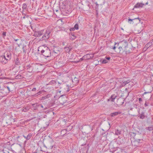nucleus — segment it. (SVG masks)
<instances>
[{"label": "nucleus", "mask_w": 153, "mask_h": 153, "mask_svg": "<svg viewBox=\"0 0 153 153\" xmlns=\"http://www.w3.org/2000/svg\"><path fill=\"white\" fill-rule=\"evenodd\" d=\"M41 54L45 57H49L51 56V52L48 48L47 47L45 50H42L41 51Z\"/></svg>", "instance_id": "1"}, {"label": "nucleus", "mask_w": 153, "mask_h": 153, "mask_svg": "<svg viewBox=\"0 0 153 153\" xmlns=\"http://www.w3.org/2000/svg\"><path fill=\"white\" fill-rule=\"evenodd\" d=\"M50 31L49 30H44L43 35L41 38V40H46L48 39L50 36Z\"/></svg>", "instance_id": "2"}, {"label": "nucleus", "mask_w": 153, "mask_h": 153, "mask_svg": "<svg viewBox=\"0 0 153 153\" xmlns=\"http://www.w3.org/2000/svg\"><path fill=\"white\" fill-rule=\"evenodd\" d=\"M59 100L60 103L63 105L67 101V97L65 95H62L59 97Z\"/></svg>", "instance_id": "3"}, {"label": "nucleus", "mask_w": 153, "mask_h": 153, "mask_svg": "<svg viewBox=\"0 0 153 153\" xmlns=\"http://www.w3.org/2000/svg\"><path fill=\"white\" fill-rule=\"evenodd\" d=\"M120 48L122 50H123L124 48H125L128 45L127 42L126 40H123L122 41L120 42Z\"/></svg>", "instance_id": "4"}, {"label": "nucleus", "mask_w": 153, "mask_h": 153, "mask_svg": "<svg viewBox=\"0 0 153 153\" xmlns=\"http://www.w3.org/2000/svg\"><path fill=\"white\" fill-rule=\"evenodd\" d=\"M44 31V30H42L38 31H36L34 33L33 36L36 37H40L43 35Z\"/></svg>", "instance_id": "5"}, {"label": "nucleus", "mask_w": 153, "mask_h": 153, "mask_svg": "<svg viewBox=\"0 0 153 153\" xmlns=\"http://www.w3.org/2000/svg\"><path fill=\"white\" fill-rule=\"evenodd\" d=\"M7 60L5 59V55L0 56V62L3 64H5L7 62Z\"/></svg>", "instance_id": "6"}, {"label": "nucleus", "mask_w": 153, "mask_h": 153, "mask_svg": "<svg viewBox=\"0 0 153 153\" xmlns=\"http://www.w3.org/2000/svg\"><path fill=\"white\" fill-rule=\"evenodd\" d=\"M138 112L139 115L138 117H139L140 118L143 119L145 118V113L144 112H141L140 113V109L138 110Z\"/></svg>", "instance_id": "7"}, {"label": "nucleus", "mask_w": 153, "mask_h": 153, "mask_svg": "<svg viewBox=\"0 0 153 153\" xmlns=\"http://www.w3.org/2000/svg\"><path fill=\"white\" fill-rule=\"evenodd\" d=\"M4 55L6 56L7 57V60H10L11 58V54L10 52H7L4 53Z\"/></svg>", "instance_id": "8"}, {"label": "nucleus", "mask_w": 153, "mask_h": 153, "mask_svg": "<svg viewBox=\"0 0 153 153\" xmlns=\"http://www.w3.org/2000/svg\"><path fill=\"white\" fill-rule=\"evenodd\" d=\"M144 4L142 3H137L134 6V8H139L140 7H143Z\"/></svg>", "instance_id": "9"}, {"label": "nucleus", "mask_w": 153, "mask_h": 153, "mask_svg": "<svg viewBox=\"0 0 153 153\" xmlns=\"http://www.w3.org/2000/svg\"><path fill=\"white\" fill-rule=\"evenodd\" d=\"M79 79L77 78L74 77L72 79V82L74 85H76L79 82Z\"/></svg>", "instance_id": "10"}, {"label": "nucleus", "mask_w": 153, "mask_h": 153, "mask_svg": "<svg viewBox=\"0 0 153 153\" xmlns=\"http://www.w3.org/2000/svg\"><path fill=\"white\" fill-rule=\"evenodd\" d=\"M117 102L118 105H122L124 102V100L122 98L118 99Z\"/></svg>", "instance_id": "11"}, {"label": "nucleus", "mask_w": 153, "mask_h": 153, "mask_svg": "<svg viewBox=\"0 0 153 153\" xmlns=\"http://www.w3.org/2000/svg\"><path fill=\"white\" fill-rule=\"evenodd\" d=\"M117 96L115 94H113L111 96L110 98L108 100V101H111L112 102H114V99L116 98Z\"/></svg>", "instance_id": "12"}, {"label": "nucleus", "mask_w": 153, "mask_h": 153, "mask_svg": "<svg viewBox=\"0 0 153 153\" xmlns=\"http://www.w3.org/2000/svg\"><path fill=\"white\" fill-rule=\"evenodd\" d=\"M72 48V47L70 46H69V47H65L64 48L65 51L66 52L68 53L71 51Z\"/></svg>", "instance_id": "13"}, {"label": "nucleus", "mask_w": 153, "mask_h": 153, "mask_svg": "<svg viewBox=\"0 0 153 153\" xmlns=\"http://www.w3.org/2000/svg\"><path fill=\"white\" fill-rule=\"evenodd\" d=\"M67 133V131L66 129L62 130L60 132V135L61 136H64Z\"/></svg>", "instance_id": "14"}, {"label": "nucleus", "mask_w": 153, "mask_h": 153, "mask_svg": "<svg viewBox=\"0 0 153 153\" xmlns=\"http://www.w3.org/2000/svg\"><path fill=\"white\" fill-rule=\"evenodd\" d=\"M32 134L31 133L29 134L27 136L23 135V137L27 140H29L32 137Z\"/></svg>", "instance_id": "15"}, {"label": "nucleus", "mask_w": 153, "mask_h": 153, "mask_svg": "<svg viewBox=\"0 0 153 153\" xmlns=\"http://www.w3.org/2000/svg\"><path fill=\"white\" fill-rule=\"evenodd\" d=\"M131 136V138H133L134 139V137H138L140 136L139 134H136L135 133L133 132H131L130 134Z\"/></svg>", "instance_id": "16"}, {"label": "nucleus", "mask_w": 153, "mask_h": 153, "mask_svg": "<svg viewBox=\"0 0 153 153\" xmlns=\"http://www.w3.org/2000/svg\"><path fill=\"white\" fill-rule=\"evenodd\" d=\"M56 84V82L55 80H52L51 81H50L48 84V85H55Z\"/></svg>", "instance_id": "17"}, {"label": "nucleus", "mask_w": 153, "mask_h": 153, "mask_svg": "<svg viewBox=\"0 0 153 153\" xmlns=\"http://www.w3.org/2000/svg\"><path fill=\"white\" fill-rule=\"evenodd\" d=\"M73 85H71V86H69V85H67L66 86V87L65 88V90H66V91H65V92H68L69 90H70V87L71 88H72L73 87Z\"/></svg>", "instance_id": "18"}, {"label": "nucleus", "mask_w": 153, "mask_h": 153, "mask_svg": "<svg viewBox=\"0 0 153 153\" xmlns=\"http://www.w3.org/2000/svg\"><path fill=\"white\" fill-rule=\"evenodd\" d=\"M152 42H149L148 43H147V44H146V45H145L144 48V49H148L149 47L151 45V44L152 43Z\"/></svg>", "instance_id": "19"}, {"label": "nucleus", "mask_w": 153, "mask_h": 153, "mask_svg": "<svg viewBox=\"0 0 153 153\" xmlns=\"http://www.w3.org/2000/svg\"><path fill=\"white\" fill-rule=\"evenodd\" d=\"M76 36L74 35L73 33H71L70 34V38L72 40H74L76 39Z\"/></svg>", "instance_id": "20"}, {"label": "nucleus", "mask_w": 153, "mask_h": 153, "mask_svg": "<svg viewBox=\"0 0 153 153\" xmlns=\"http://www.w3.org/2000/svg\"><path fill=\"white\" fill-rule=\"evenodd\" d=\"M134 137V141L135 142H137L138 143H139L140 141L141 140V139L140 138H138V137Z\"/></svg>", "instance_id": "21"}, {"label": "nucleus", "mask_w": 153, "mask_h": 153, "mask_svg": "<svg viewBox=\"0 0 153 153\" xmlns=\"http://www.w3.org/2000/svg\"><path fill=\"white\" fill-rule=\"evenodd\" d=\"M49 96H50V95L48 94L45 96L43 97L40 98V100H44L45 99L48 98L49 97Z\"/></svg>", "instance_id": "22"}, {"label": "nucleus", "mask_w": 153, "mask_h": 153, "mask_svg": "<svg viewBox=\"0 0 153 153\" xmlns=\"http://www.w3.org/2000/svg\"><path fill=\"white\" fill-rule=\"evenodd\" d=\"M120 112H115L113 113H111V117H114L115 116L117 115L118 114H120Z\"/></svg>", "instance_id": "23"}, {"label": "nucleus", "mask_w": 153, "mask_h": 153, "mask_svg": "<svg viewBox=\"0 0 153 153\" xmlns=\"http://www.w3.org/2000/svg\"><path fill=\"white\" fill-rule=\"evenodd\" d=\"M130 82V80H128L126 81H124L122 83V85H125L126 84Z\"/></svg>", "instance_id": "24"}, {"label": "nucleus", "mask_w": 153, "mask_h": 153, "mask_svg": "<svg viewBox=\"0 0 153 153\" xmlns=\"http://www.w3.org/2000/svg\"><path fill=\"white\" fill-rule=\"evenodd\" d=\"M121 131L118 129L116 130L115 131V134L116 135H119L121 134Z\"/></svg>", "instance_id": "25"}, {"label": "nucleus", "mask_w": 153, "mask_h": 153, "mask_svg": "<svg viewBox=\"0 0 153 153\" xmlns=\"http://www.w3.org/2000/svg\"><path fill=\"white\" fill-rule=\"evenodd\" d=\"M15 63L16 65H18L20 64V61L18 58H17L15 61Z\"/></svg>", "instance_id": "26"}, {"label": "nucleus", "mask_w": 153, "mask_h": 153, "mask_svg": "<svg viewBox=\"0 0 153 153\" xmlns=\"http://www.w3.org/2000/svg\"><path fill=\"white\" fill-rule=\"evenodd\" d=\"M73 128L72 126H69L67 127V128L66 129L67 131H70Z\"/></svg>", "instance_id": "27"}, {"label": "nucleus", "mask_w": 153, "mask_h": 153, "mask_svg": "<svg viewBox=\"0 0 153 153\" xmlns=\"http://www.w3.org/2000/svg\"><path fill=\"white\" fill-rule=\"evenodd\" d=\"M22 76L20 75H18L16 76V79H20L22 78Z\"/></svg>", "instance_id": "28"}, {"label": "nucleus", "mask_w": 153, "mask_h": 153, "mask_svg": "<svg viewBox=\"0 0 153 153\" xmlns=\"http://www.w3.org/2000/svg\"><path fill=\"white\" fill-rule=\"evenodd\" d=\"M137 19L139 20V21H140V19L139 18H134V19H128V22H129L130 21H131V22L134 20L136 19Z\"/></svg>", "instance_id": "29"}, {"label": "nucleus", "mask_w": 153, "mask_h": 153, "mask_svg": "<svg viewBox=\"0 0 153 153\" xmlns=\"http://www.w3.org/2000/svg\"><path fill=\"white\" fill-rule=\"evenodd\" d=\"M27 7L26 4L24 3L23 4L22 8L23 10H25L27 8Z\"/></svg>", "instance_id": "30"}, {"label": "nucleus", "mask_w": 153, "mask_h": 153, "mask_svg": "<svg viewBox=\"0 0 153 153\" xmlns=\"http://www.w3.org/2000/svg\"><path fill=\"white\" fill-rule=\"evenodd\" d=\"M2 152H3V153H10V152H11V151L10 150H9L8 151L7 150H5L4 149H3L2 150Z\"/></svg>", "instance_id": "31"}, {"label": "nucleus", "mask_w": 153, "mask_h": 153, "mask_svg": "<svg viewBox=\"0 0 153 153\" xmlns=\"http://www.w3.org/2000/svg\"><path fill=\"white\" fill-rule=\"evenodd\" d=\"M74 28L76 30L78 29L79 28L78 24H76L74 26Z\"/></svg>", "instance_id": "32"}, {"label": "nucleus", "mask_w": 153, "mask_h": 153, "mask_svg": "<svg viewBox=\"0 0 153 153\" xmlns=\"http://www.w3.org/2000/svg\"><path fill=\"white\" fill-rule=\"evenodd\" d=\"M28 110V108H27L26 107L25 108L22 109V110L23 111H24V112H25L27 111V110Z\"/></svg>", "instance_id": "33"}, {"label": "nucleus", "mask_w": 153, "mask_h": 153, "mask_svg": "<svg viewBox=\"0 0 153 153\" xmlns=\"http://www.w3.org/2000/svg\"><path fill=\"white\" fill-rule=\"evenodd\" d=\"M39 106H40L42 108H43V110H45L46 109V108H44L42 104H39Z\"/></svg>", "instance_id": "34"}, {"label": "nucleus", "mask_w": 153, "mask_h": 153, "mask_svg": "<svg viewBox=\"0 0 153 153\" xmlns=\"http://www.w3.org/2000/svg\"><path fill=\"white\" fill-rule=\"evenodd\" d=\"M144 105L145 107H146V106H148L149 105V103L147 101H146L145 103V104H144Z\"/></svg>", "instance_id": "35"}, {"label": "nucleus", "mask_w": 153, "mask_h": 153, "mask_svg": "<svg viewBox=\"0 0 153 153\" xmlns=\"http://www.w3.org/2000/svg\"><path fill=\"white\" fill-rule=\"evenodd\" d=\"M61 123H62L64 124H66V121L65 120H64V119L62 120V121Z\"/></svg>", "instance_id": "36"}, {"label": "nucleus", "mask_w": 153, "mask_h": 153, "mask_svg": "<svg viewBox=\"0 0 153 153\" xmlns=\"http://www.w3.org/2000/svg\"><path fill=\"white\" fill-rule=\"evenodd\" d=\"M108 62L107 61V60L106 59H104L102 60V63H107Z\"/></svg>", "instance_id": "37"}, {"label": "nucleus", "mask_w": 153, "mask_h": 153, "mask_svg": "<svg viewBox=\"0 0 153 153\" xmlns=\"http://www.w3.org/2000/svg\"><path fill=\"white\" fill-rule=\"evenodd\" d=\"M148 130L150 131H152L153 129V128L152 127H149L148 128Z\"/></svg>", "instance_id": "38"}, {"label": "nucleus", "mask_w": 153, "mask_h": 153, "mask_svg": "<svg viewBox=\"0 0 153 153\" xmlns=\"http://www.w3.org/2000/svg\"><path fill=\"white\" fill-rule=\"evenodd\" d=\"M139 102L140 103H141L142 102V99L140 98L139 99Z\"/></svg>", "instance_id": "39"}, {"label": "nucleus", "mask_w": 153, "mask_h": 153, "mask_svg": "<svg viewBox=\"0 0 153 153\" xmlns=\"http://www.w3.org/2000/svg\"><path fill=\"white\" fill-rule=\"evenodd\" d=\"M29 17V16L28 15H25V16L23 17V18L24 19H25L26 18H27V17Z\"/></svg>", "instance_id": "40"}, {"label": "nucleus", "mask_w": 153, "mask_h": 153, "mask_svg": "<svg viewBox=\"0 0 153 153\" xmlns=\"http://www.w3.org/2000/svg\"><path fill=\"white\" fill-rule=\"evenodd\" d=\"M89 55H86V56H83L82 58L81 59H84L85 58V57L86 56H88Z\"/></svg>", "instance_id": "41"}, {"label": "nucleus", "mask_w": 153, "mask_h": 153, "mask_svg": "<svg viewBox=\"0 0 153 153\" xmlns=\"http://www.w3.org/2000/svg\"><path fill=\"white\" fill-rule=\"evenodd\" d=\"M6 88H7V90H8V91H10V88H9V87L8 86H6Z\"/></svg>", "instance_id": "42"}, {"label": "nucleus", "mask_w": 153, "mask_h": 153, "mask_svg": "<svg viewBox=\"0 0 153 153\" xmlns=\"http://www.w3.org/2000/svg\"><path fill=\"white\" fill-rule=\"evenodd\" d=\"M36 88H33L32 89V91H35L36 90Z\"/></svg>", "instance_id": "43"}, {"label": "nucleus", "mask_w": 153, "mask_h": 153, "mask_svg": "<svg viewBox=\"0 0 153 153\" xmlns=\"http://www.w3.org/2000/svg\"><path fill=\"white\" fill-rule=\"evenodd\" d=\"M22 49L23 50V52L25 53H26V51L25 50V48H24V47H23L22 48Z\"/></svg>", "instance_id": "44"}, {"label": "nucleus", "mask_w": 153, "mask_h": 153, "mask_svg": "<svg viewBox=\"0 0 153 153\" xmlns=\"http://www.w3.org/2000/svg\"><path fill=\"white\" fill-rule=\"evenodd\" d=\"M74 29H75L74 28H71L70 29V30H74Z\"/></svg>", "instance_id": "45"}, {"label": "nucleus", "mask_w": 153, "mask_h": 153, "mask_svg": "<svg viewBox=\"0 0 153 153\" xmlns=\"http://www.w3.org/2000/svg\"><path fill=\"white\" fill-rule=\"evenodd\" d=\"M53 52H54V53H59V51H57V52H55V51H54Z\"/></svg>", "instance_id": "46"}, {"label": "nucleus", "mask_w": 153, "mask_h": 153, "mask_svg": "<svg viewBox=\"0 0 153 153\" xmlns=\"http://www.w3.org/2000/svg\"><path fill=\"white\" fill-rule=\"evenodd\" d=\"M95 4H96V7H98V4L96 2L95 3Z\"/></svg>", "instance_id": "47"}, {"label": "nucleus", "mask_w": 153, "mask_h": 153, "mask_svg": "<svg viewBox=\"0 0 153 153\" xmlns=\"http://www.w3.org/2000/svg\"><path fill=\"white\" fill-rule=\"evenodd\" d=\"M106 59L109 60L110 59V57H106Z\"/></svg>", "instance_id": "48"}, {"label": "nucleus", "mask_w": 153, "mask_h": 153, "mask_svg": "<svg viewBox=\"0 0 153 153\" xmlns=\"http://www.w3.org/2000/svg\"><path fill=\"white\" fill-rule=\"evenodd\" d=\"M3 35L4 36H5L6 35V32H4L3 33Z\"/></svg>", "instance_id": "49"}, {"label": "nucleus", "mask_w": 153, "mask_h": 153, "mask_svg": "<svg viewBox=\"0 0 153 153\" xmlns=\"http://www.w3.org/2000/svg\"><path fill=\"white\" fill-rule=\"evenodd\" d=\"M116 48V47H115V46H114V47L112 48L114 50Z\"/></svg>", "instance_id": "50"}, {"label": "nucleus", "mask_w": 153, "mask_h": 153, "mask_svg": "<svg viewBox=\"0 0 153 153\" xmlns=\"http://www.w3.org/2000/svg\"><path fill=\"white\" fill-rule=\"evenodd\" d=\"M41 93V91H39V92H38L37 93V94H38L39 95Z\"/></svg>", "instance_id": "51"}, {"label": "nucleus", "mask_w": 153, "mask_h": 153, "mask_svg": "<svg viewBox=\"0 0 153 153\" xmlns=\"http://www.w3.org/2000/svg\"><path fill=\"white\" fill-rule=\"evenodd\" d=\"M6 144H7V145H10V142H8L7 143H6Z\"/></svg>", "instance_id": "52"}, {"label": "nucleus", "mask_w": 153, "mask_h": 153, "mask_svg": "<svg viewBox=\"0 0 153 153\" xmlns=\"http://www.w3.org/2000/svg\"><path fill=\"white\" fill-rule=\"evenodd\" d=\"M120 46H119V48H119L120 50V49H121V48H120Z\"/></svg>", "instance_id": "53"}, {"label": "nucleus", "mask_w": 153, "mask_h": 153, "mask_svg": "<svg viewBox=\"0 0 153 153\" xmlns=\"http://www.w3.org/2000/svg\"><path fill=\"white\" fill-rule=\"evenodd\" d=\"M0 153H3V152L2 151H1L0 152Z\"/></svg>", "instance_id": "54"}, {"label": "nucleus", "mask_w": 153, "mask_h": 153, "mask_svg": "<svg viewBox=\"0 0 153 153\" xmlns=\"http://www.w3.org/2000/svg\"><path fill=\"white\" fill-rule=\"evenodd\" d=\"M148 4V2H146V4H145L146 5H147Z\"/></svg>", "instance_id": "55"}, {"label": "nucleus", "mask_w": 153, "mask_h": 153, "mask_svg": "<svg viewBox=\"0 0 153 153\" xmlns=\"http://www.w3.org/2000/svg\"><path fill=\"white\" fill-rule=\"evenodd\" d=\"M5 59H7V57H6V56L5 55Z\"/></svg>", "instance_id": "56"}, {"label": "nucleus", "mask_w": 153, "mask_h": 153, "mask_svg": "<svg viewBox=\"0 0 153 153\" xmlns=\"http://www.w3.org/2000/svg\"><path fill=\"white\" fill-rule=\"evenodd\" d=\"M14 40H15V41H17L18 40V39H15Z\"/></svg>", "instance_id": "57"}, {"label": "nucleus", "mask_w": 153, "mask_h": 153, "mask_svg": "<svg viewBox=\"0 0 153 153\" xmlns=\"http://www.w3.org/2000/svg\"><path fill=\"white\" fill-rule=\"evenodd\" d=\"M58 83L59 84H61V83H59V82H58Z\"/></svg>", "instance_id": "58"}, {"label": "nucleus", "mask_w": 153, "mask_h": 153, "mask_svg": "<svg viewBox=\"0 0 153 153\" xmlns=\"http://www.w3.org/2000/svg\"><path fill=\"white\" fill-rule=\"evenodd\" d=\"M152 40H153V39Z\"/></svg>", "instance_id": "59"}, {"label": "nucleus", "mask_w": 153, "mask_h": 153, "mask_svg": "<svg viewBox=\"0 0 153 153\" xmlns=\"http://www.w3.org/2000/svg\"><path fill=\"white\" fill-rule=\"evenodd\" d=\"M152 76H153V75H152Z\"/></svg>", "instance_id": "60"}]
</instances>
